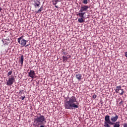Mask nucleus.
I'll list each match as a JSON object with an SVG mask.
<instances>
[{
  "label": "nucleus",
  "instance_id": "f257e3e1",
  "mask_svg": "<svg viewBox=\"0 0 127 127\" xmlns=\"http://www.w3.org/2000/svg\"><path fill=\"white\" fill-rule=\"evenodd\" d=\"M64 107L65 110H74L79 108V102L77 101L75 96L71 97L67 96L66 101H65Z\"/></svg>",
  "mask_w": 127,
  "mask_h": 127
},
{
  "label": "nucleus",
  "instance_id": "f03ea898",
  "mask_svg": "<svg viewBox=\"0 0 127 127\" xmlns=\"http://www.w3.org/2000/svg\"><path fill=\"white\" fill-rule=\"evenodd\" d=\"M40 116H37L34 119V124L33 126L35 127H39L41 125H43L44 123H46V119H45V117L43 115H41V114H39Z\"/></svg>",
  "mask_w": 127,
  "mask_h": 127
},
{
  "label": "nucleus",
  "instance_id": "7ed1b4c3",
  "mask_svg": "<svg viewBox=\"0 0 127 127\" xmlns=\"http://www.w3.org/2000/svg\"><path fill=\"white\" fill-rule=\"evenodd\" d=\"M14 81H15V78H14V76H11V77H9L8 80L6 82L7 86H11V85L13 84Z\"/></svg>",
  "mask_w": 127,
  "mask_h": 127
},
{
  "label": "nucleus",
  "instance_id": "20e7f679",
  "mask_svg": "<svg viewBox=\"0 0 127 127\" xmlns=\"http://www.w3.org/2000/svg\"><path fill=\"white\" fill-rule=\"evenodd\" d=\"M89 7H89L88 5H86L81 6L79 10V12H85V11H87Z\"/></svg>",
  "mask_w": 127,
  "mask_h": 127
},
{
  "label": "nucleus",
  "instance_id": "39448f33",
  "mask_svg": "<svg viewBox=\"0 0 127 127\" xmlns=\"http://www.w3.org/2000/svg\"><path fill=\"white\" fill-rule=\"evenodd\" d=\"M28 77H30L32 79L36 78L35 71L33 70H30V72H28Z\"/></svg>",
  "mask_w": 127,
  "mask_h": 127
},
{
  "label": "nucleus",
  "instance_id": "423d86ee",
  "mask_svg": "<svg viewBox=\"0 0 127 127\" xmlns=\"http://www.w3.org/2000/svg\"><path fill=\"white\" fill-rule=\"evenodd\" d=\"M27 43V40H25L24 39H22L21 41H20V43L18 42V43L20 44L22 47H24L26 45Z\"/></svg>",
  "mask_w": 127,
  "mask_h": 127
},
{
  "label": "nucleus",
  "instance_id": "0eeeda50",
  "mask_svg": "<svg viewBox=\"0 0 127 127\" xmlns=\"http://www.w3.org/2000/svg\"><path fill=\"white\" fill-rule=\"evenodd\" d=\"M118 119H119V116L115 114V117L112 116L111 117V121L112 123H116V121H118Z\"/></svg>",
  "mask_w": 127,
  "mask_h": 127
},
{
  "label": "nucleus",
  "instance_id": "6e6552de",
  "mask_svg": "<svg viewBox=\"0 0 127 127\" xmlns=\"http://www.w3.org/2000/svg\"><path fill=\"white\" fill-rule=\"evenodd\" d=\"M75 77L77 79L78 81H81L82 80V74L80 73L76 74Z\"/></svg>",
  "mask_w": 127,
  "mask_h": 127
},
{
  "label": "nucleus",
  "instance_id": "1a4fd4ad",
  "mask_svg": "<svg viewBox=\"0 0 127 127\" xmlns=\"http://www.w3.org/2000/svg\"><path fill=\"white\" fill-rule=\"evenodd\" d=\"M121 89H122V86L119 85V86H116V88H115L114 90H115L116 93H120L119 91H121Z\"/></svg>",
  "mask_w": 127,
  "mask_h": 127
},
{
  "label": "nucleus",
  "instance_id": "9d476101",
  "mask_svg": "<svg viewBox=\"0 0 127 127\" xmlns=\"http://www.w3.org/2000/svg\"><path fill=\"white\" fill-rule=\"evenodd\" d=\"M85 13H86V12H80L78 13V14H77V15H78V16L79 17L85 18L84 15H85Z\"/></svg>",
  "mask_w": 127,
  "mask_h": 127
},
{
  "label": "nucleus",
  "instance_id": "9b49d317",
  "mask_svg": "<svg viewBox=\"0 0 127 127\" xmlns=\"http://www.w3.org/2000/svg\"><path fill=\"white\" fill-rule=\"evenodd\" d=\"M24 60V58H23V55H21L20 57V62L21 66L23 65V61Z\"/></svg>",
  "mask_w": 127,
  "mask_h": 127
},
{
  "label": "nucleus",
  "instance_id": "f8f14e48",
  "mask_svg": "<svg viewBox=\"0 0 127 127\" xmlns=\"http://www.w3.org/2000/svg\"><path fill=\"white\" fill-rule=\"evenodd\" d=\"M7 40H8V38L5 39H3L2 40V42H3V43L4 44V45H8V42H7Z\"/></svg>",
  "mask_w": 127,
  "mask_h": 127
},
{
  "label": "nucleus",
  "instance_id": "ddd939ff",
  "mask_svg": "<svg viewBox=\"0 0 127 127\" xmlns=\"http://www.w3.org/2000/svg\"><path fill=\"white\" fill-rule=\"evenodd\" d=\"M63 62L64 63H66V62H67V61H68V58L67 57L63 56Z\"/></svg>",
  "mask_w": 127,
  "mask_h": 127
},
{
  "label": "nucleus",
  "instance_id": "4468645a",
  "mask_svg": "<svg viewBox=\"0 0 127 127\" xmlns=\"http://www.w3.org/2000/svg\"><path fill=\"white\" fill-rule=\"evenodd\" d=\"M84 18L83 17H79L78 18V22H79V23H83V22H84Z\"/></svg>",
  "mask_w": 127,
  "mask_h": 127
},
{
  "label": "nucleus",
  "instance_id": "2eb2a0df",
  "mask_svg": "<svg viewBox=\"0 0 127 127\" xmlns=\"http://www.w3.org/2000/svg\"><path fill=\"white\" fill-rule=\"evenodd\" d=\"M43 10V6H42L38 11H36V13H40Z\"/></svg>",
  "mask_w": 127,
  "mask_h": 127
},
{
  "label": "nucleus",
  "instance_id": "dca6fc26",
  "mask_svg": "<svg viewBox=\"0 0 127 127\" xmlns=\"http://www.w3.org/2000/svg\"><path fill=\"white\" fill-rule=\"evenodd\" d=\"M37 2H35V4H34L35 7H36V6H39L40 5V1L39 0H37Z\"/></svg>",
  "mask_w": 127,
  "mask_h": 127
},
{
  "label": "nucleus",
  "instance_id": "f3484780",
  "mask_svg": "<svg viewBox=\"0 0 127 127\" xmlns=\"http://www.w3.org/2000/svg\"><path fill=\"white\" fill-rule=\"evenodd\" d=\"M23 37V36H22L21 37H20L19 38L17 39V41L18 42L20 43V41L22 40Z\"/></svg>",
  "mask_w": 127,
  "mask_h": 127
},
{
  "label": "nucleus",
  "instance_id": "a211bd4d",
  "mask_svg": "<svg viewBox=\"0 0 127 127\" xmlns=\"http://www.w3.org/2000/svg\"><path fill=\"white\" fill-rule=\"evenodd\" d=\"M121 91H122L121 93H120V95H121V96H123V95H124V94H125V91L124 90V89H121Z\"/></svg>",
  "mask_w": 127,
  "mask_h": 127
},
{
  "label": "nucleus",
  "instance_id": "6ab92c4d",
  "mask_svg": "<svg viewBox=\"0 0 127 127\" xmlns=\"http://www.w3.org/2000/svg\"><path fill=\"white\" fill-rule=\"evenodd\" d=\"M89 2V1H88V0H83V3H84V4H87V3Z\"/></svg>",
  "mask_w": 127,
  "mask_h": 127
},
{
  "label": "nucleus",
  "instance_id": "aec40b11",
  "mask_svg": "<svg viewBox=\"0 0 127 127\" xmlns=\"http://www.w3.org/2000/svg\"><path fill=\"white\" fill-rule=\"evenodd\" d=\"M12 74V71H10L7 73V76L8 77L10 76V75H11Z\"/></svg>",
  "mask_w": 127,
  "mask_h": 127
},
{
  "label": "nucleus",
  "instance_id": "412c9836",
  "mask_svg": "<svg viewBox=\"0 0 127 127\" xmlns=\"http://www.w3.org/2000/svg\"><path fill=\"white\" fill-rule=\"evenodd\" d=\"M53 2L54 5H56L58 3V2H56V1H54V0H53Z\"/></svg>",
  "mask_w": 127,
  "mask_h": 127
},
{
  "label": "nucleus",
  "instance_id": "4be33fe9",
  "mask_svg": "<svg viewBox=\"0 0 127 127\" xmlns=\"http://www.w3.org/2000/svg\"><path fill=\"white\" fill-rule=\"evenodd\" d=\"M63 54L64 55V56H66V55L68 54V53H67L66 52H63Z\"/></svg>",
  "mask_w": 127,
  "mask_h": 127
},
{
  "label": "nucleus",
  "instance_id": "5701e85b",
  "mask_svg": "<svg viewBox=\"0 0 127 127\" xmlns=\"http://www.w3.org/2000/svg\"><path fill=\"white\" fill-rule=\"evenodd\" d=\"M92 98H93V99H96L97 98V95L96 94H94L92 96Z\"/></svg>",
  "mask_w": 127,
  "mask_h": 127
},
{
  "label": "nucleus",
  "instance_id": "b1692460",
  "mask_svg": "<svg viewBox=\"0 0 127 127\" xmlns=\"http://www.w3.org/2000/svg\"><path fill=\"white\" fill-rule=\"evenodd\" d=\"M21 101H23V100H24V99H25V96H21Z\"/></svg>",
  "mask_w": 127,
  "mask_h": 127
},
{
  "label": "nucleus",
  "instance_id": "393cba45",
  "mask_svg": "<svg viewBox=\"0 0 127 127\" xmlns=\"http://www.w3.org/2000/svg\"><path fill=\"white\" fill-rule=\"evenodd\" d=\"M123 127H127V123H124L123 124Z\"/></svg>",
  "mask_w": 127,
  "mask_h": 127
},
{
  "label": "nucleus",
  "instance_id": "a878e982",
  "mask_svg": "<svg viewBox=\"0 0 127 127\" xmlns=\"http://www.w3.org/2000/svg\"><path fill=\"white\" fill-rule=\"evenodd\" d=\"M29 45H30V44H28L27 45H26L25 46V47H27L29 46Z\"/></svg>",
  "mask_w": 127,
  "mask_h": 127
},
{
  "label": "nucleus",
  "instance_id": "bb28decb",
  "mask_svg": "<svg viewBox=\"0 0 127 127\" xmlns=\"http://www.w3.org/2000/svg\"><path fill=\"white\" fill-rule=\"evenodd\" d=\"M19 94H22V90H19Z\"/></svg>",
  "mask_w": 127,
  "mask_h": 127
},
{
  "label": "nucleus",
  "instance_id": "cd10ccee",
  "mask_svg": "<svg viewBox=\"0 0 127 127\" xmlns=\"http://www.w3.org/2000/svg\"><path fill=\"white\" fill-rule=\"evenodd\" d=\"M54 1H56V2H58V1H60L59 0H54Z\"/></svg>",
  "mask_w": 127,
  "mask_h": 127
},
{
  "label": "nucleus",
  "instance_id": "c85d7f7f",
  "mask_svg": "<svg viewBox=\"0 0 127 127\" xmlns=\"http://www.w3.org/2000/svg\"><path fill=\"white\" fill-rule=\"evenodd\" d=\"M55 7H56V8H59V7L58 6H57V5H56Z\"/></svg>",
  "mask_w": 127,
  "mask_h": 127
},
{
  "label": "nucleus",
  "instance_id": "c756f323",
  "mask_svg": "<svg viewBox=\"0 0 127 127\" xmlns=\"http://www.w3.org/2000/svg\"><path fill=\"white\" fill-rule=\"evenodd\" d=\"M1 10H2V8L0 7V11H1Z\"/></svg>",
  "mask_w": 127,
  "mask_h": 127
},
{
  "label": "nucleus",
  "instance_id": "7c9ffc66",
  "mask_svg": "<svg viewBox=\"0 0 127 127\" xmlns=\"http://www.w3.org/2000/svg\"><path fill=\"white\" fill-rule=\"evenodd\" d=\"M122 103H123V101H121L119 103V104H121Z\"/></svg>",
  "mask_w": 127,
  "mask_h": 127
},
{
  "label": "nucleus",
  "instance_id": "2f4dec72",
  "mask_svg": "<svg viewBox=\"0 0 127 127\" xmlns=\"http://www.w3.org/2000/svg\"><path fill=\"white\" fill-rule=\"evenodd\" d=\"M40 127H44V126L41 125Z\"/></svg>",
  "mask_w": 127,
  "mask_h": 127
}]
</instances>
